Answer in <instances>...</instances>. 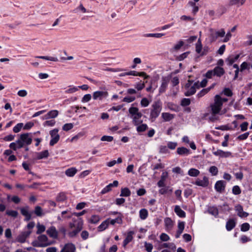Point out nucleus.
<instances>
[{"mask_svg": "<svg viewBox=\"0 0 252 252\" xmlns=\"http://www.w3.org/2000/svg\"><path fill=\"white\" fill-rule=\"evenodd\" d=\"M228 100L226 98H222L220 95H216L214 97V102L211 104L210 108L211 114L213 116L216 115H222L225 111L222 110L223 103Z\"/></svg>", "mask_w": 252, "mask_h": 252, "instance_id": "obj_1", "label": "nucleus"}, {"mask_svg": "<svg viewBox=\"0 0 252 252\" xmlns=\"http://www.w3.org/2000/svg\"><path fill=\"white\" fill-rule=\"evenodd\" d=\"M83 225V220L81 218L77 219H72V222L69 224V229L71 230L69 235L71 237L75 236L82 229Z\"/></svg>", "mask_w": 252, "mask_h": 252, "instance_id": "obj_2", "label": "nucleus"}, {"mask_svg": "<svg viewBox=\"0 0 252 252\" xmlns=\"http://www.w3.org/2000/svg\"><path fill=\"white\" fill-rule=\"evenodd\" d=\"M130 118L132 119V124L135 125L141 124L143 121L141 120L142 114L139 112L137 107L131 106L128 109Z\"/></svg>", "mask_w": 252, "mask_h": 252, "instance_id": "obj_3", "label": "nucleus"}, {"mask_svg": "<svg viewBox=\"0 0 252 252\" xmlns=\"http://www.w3.org/2000/svg\"><path fill=\"white\" fill-rule=\"evenodd\" d=\"M162 104L159 101H155L151 106L150 119L154 121L158 118L161 111Z\"/></svg>", "mask_w": 252, "mask_h": 252, "instance_id": "obj_4", "label": "nucleus"}, {"mask_svg": "<svg viewBox=\"0 0 252 252\" xmlns=\"http://www.w3.org/2000/svg\"><path fill=\"white\" fill-rule=\"evenodd\" d=\"M32 244L35 247H44L51 245L52 243L45 235H41L37 237V240L32 242Z\"/></svg>", "mask_w": 252, "mask_h": 252, "instance_id": "obj_5", "label": "nucleus"}, {"mask_svg": "<svg viewBox=\"0 0 252 252\" xmlns=\"http://www.w3.org/2000/svg\"><path fill=\"white\" fill-rule=\"evenodd\" d=\"M196 83H193L192 81L189 80L185 86V94L186 96H190L196 92Z\"/></svg>", "mask_w": 252, "mask_h": 252, "instance_id": "obj_6", "label": "nucleus"}, {"mask_svg": "<svg viewBox=\"0 0 252 252\" xmlns=\"http://www.w3.org/2000/svg\"><path fill=\"white\" fill-rule=\"evenodd\" d=\"M109 96V93L107 91H97L93 93V98L95 100H102L106 99Z\"/></svg>", "mask_w": 252, "mask_h": 252, "instance_id": "obj_7", "label": "nucleus"}, {"mask_svg": "<svg viewBox=\"0 0 252 252\" xmlns=\"http://www.w3.org/2000/svg\"><path fill=\"white\" fill-rule=\"evenodd\" d=\"M126 92L128 95L124 97L123 101L126 103H130L136 99V96L133 95V94L136 93V91L135 89L129 88L126 90Z\"/></svg>", "mask_w": 252, "mask_h": 252, "instance_id": "obj_8", "label": "nucleus"}, {"mask_svg": "<svg viewBox=\"0 0 252 252\" xmlns=\"http://www.w3.org/2000/svg\"><path fill=\"white\" fill-rule=\"evenodd\" d=\"M171 79V75H168L166 76L162 77L161 80V85L159 88V92L162 94L165 92L168 83Z\"/></svg>", "mask_w": 252, "mask_h": 252, "instance_id": "obj_9", "label": "nucleus"}, {"mask_svg": "<svg viewBox=\"0 0 252 252\" xmlns=\"http://www.w3.org/2000/svg\"><path fill=\"white\" fill-rule=\"evenodd\" d=\"M58 132L59 129L58 128H54V129L50 131L49 133L51 138L49 143L50 146H54L59 141L60 136Z\"/></svg>", "mask_w": 252, "mask_h": 252, "instance_id": "obj_10", "label": "nucleus"}, {"mask_svg": "<svg viewBox=\"0 0 252 252\" xmlns=\"http://www.w3.org/2000/svg\"><path fill=\"white\" fill-rule=\"evenodd\" d=\"M213 154L216 156L221 158H227L232 157V153L229 151H223L220 149L213 152Z\"/></svg>", "mask_w": 252, "mask_h": 252, "instance_id": "obj_11", "label": "nucleus"}, {"mask_svg": "<svg viewBox=\"0 0 252 252\" xmlns=\"http://www.w3.org/2000/svg\"><path fill=\"white\" fill-rule=\"evenodd\" d=\"M31 230L21 232L17 237L16 241L17 242L23 243L26 241V239L31 234Z\"/></svg>", "mask_w": 252, "mask_h": 252, "instance_id": "obj_12", "label": "nucleus"}, {"mask_svg": "<svg viewBox=\"0 0 252 252\" xmlns=\"http://www.w3.org/2000/svg\"><path fill=\"white\" fill-rule=\"evenodd\" d=\"M225 34V31L223 29H221L220 31L213 32L210 35L211 41H215L219 37H223Z\"/></svg>", "mask_w": 252, "mask_h": 252, "instance_id": "obj_13", "label": "nucleus"}, {"mask_svg": "<svg viewBox=\"0 0 252 252\" xmlns=\"http://www.w3.org/2000/svg\"><path fill=\"white\" fill-rule=\"evenodd\" d=\"M19 138L23 142L24 145H29L32 143V138L31 136V133L21 134Z\"/></svg>", "mask_w": 252, "mask_h": 252, "instance_id": "obj_14", "label": "nucleus"}, {"mask_svg": "<svg viewBox=\"0 0 252 252\" xmlns=\"http://www.w3.org/2000/svg\"><path fill=\"white\" fill-rule=\"evenodd\" d=\"M226 183L224 181H218L215 185V189L217 191L221 192L225 189Z\"/></svg>", "mask_w": 252, "mask_h": 252, "instance_id": "obj_15", "label": "nucleus"}, {"mask_svg": "<svg viewBox=\"0 0 252 252\" xmlns=\"http://www.w3.org/2000/svg\"><path fill=\"white\" fill-rule=\"evenodd\" d=\"M235 210L237 213V215L240 218H246L249 216V213L243 211L241 205H237L235 206Z\"/></svg>", "mask_w": 252, "mask_h": 252, "instance_id": "obj_16", "label": "nucleus"}, {"mask_svg": "<svg viewBox=\"0 0 252 252\" xmlns=\"http://www.w3.org/2000/svg\"><path fill=\"white\" fill-rule=\"evenodd\" d=\"M46 233L50 237L54 239L57 238L58 236V231L54 226H51L48 228Z\"/></svg>", "mask_w": 252, "mask_h": 252, "instance_id": "obj_17", "label": "nucleus"}, {"mask_svg": "<svg viewBox=\"0 0 252 252\" xmlns=\"http://www.w3.org/2000/svg\"><path fill=\"white\" fill-rule=\"evenodd\" d=\"M164 222L166 230H171L174 226V221L170 218H166L164 220Z\"/></svg>", "mask_w": 252, "mask_h": 252, "instance_id": "obj_18", "label": "nucleus"}, {"mask_svg": "<svg viewBox=\"0 0 252 252\" xmlns=\"http://www.w3.org/2000/svg\"><path fill=\"white\" fill-rule=\"evenodd\" d=\"M59 112L57 110H53L50 111L47 114H46L43 118V119H53L55 118L58 116Z\"/></svg>", "mask_w": 252, "mask_h": 252, "instance_id": "obj_19", "label": "nucleus"}, {"mask_svg": "<svg viewBox=\"0 0 252 252\" xmlns=\"http://www.w3.org/2000/svg\"><path fill=\"white\" fill-rule=\"evenodd\" d=\"M134 234V232L133 231H129L128 232L127 236L123 242L124 247H125L130 242H131L132 240L133 235Z\"/></svg>", "mask_w": 252, "mask_h": 252, "instance_id": "obj_20", "label": "nucleus"}, {"mask_svg": "<svg viewBox=\"0 0 252 252\" xmlns=\"http://www.w3.org/2000/svg\"><path fill=\"white\" fill-rule=\"evenodd\" d=\"M127 75H132L134 76H141L144 77V78H148L149 76L144 72H138L135 70H130L127 72Z\"/></svg>", "mask_w": 252, "mask_h": 252, "instance_id": "obj_21", "label": "nucleus"}, {"mask_svg": "<svg viewBox=\"0 0 252 252\" xmlns=\"http://www.w3.org/2000/svg\"><path fill=\"white\" fill-rule=\"evenodd\" d=\"M195 184L203 187H207L208 185V180L206 177H204L202 180H197Z\"/></svg>", "mask_w": 252, "mask_h": 252, "instance_id": "obj_22", "label": "nucleus"}, {"mask_svg": "<svg viewBox=\"0 0 252 252\" xmlns=\"http://www.w3.org/2000/svg\"><path fill=\"white\" fill-rule=\"evenodd\" d=\"M75 247L72 244H67L65 245L61 252H75Z\"/></svg>", "mask_w": 252, "mask_h": 252, "instance_id": "obj_23", "label": "nucleus"}, {"mask_svg": "<svg viewBox=\"0 0 252 252\" xmlns=\"http://www.w3.org/2000/svg\"><path fill=\"white\" fill-rule=\"evenodd\" d=\"M177 153L180 155H188L190 154V150L185 147H179L177 149Z\"/></svg>", "mask_w": 252, "mask_h": 252, "instance_id": "obj_24", "label": "nucleus"}, {"mask_svg": "<svg viewBox=\"0 0 252 252\" xmlns=\"http://www.w3.org/2000/svg\"><path fill=\"white\" fill-rule=\"evenodd\" d=\"M213 71H214L215 75H216L218 77H221L225 73L223 68L219 66L215 67L213 69Z\"/></svg>", "mask_w": 252, "mask_h": 252, "instance_id": "obj_25", "label": "nucleus"}, {"mask_svg": "<svg viewBox=\"0 0 252 252\" xmlns=\"http://www.w3.org/2000/svg\"><path fill=\"white\" fill-rule=\"evenodd\" d=\"M174 211L179 217L185 218L186 217L185 212L179 206L177 205L175 207Z\"/></svg>", "mask_w": 252, "mask_h": 252, "instance_id": "obj_26", "label": "nucleus"}, {"mask_svg": "<svg viewBox=\"0 0 252 252\" xmlns=\"http://www.w3.org/2000/svg\"><path fill=\"white\" fill-rule=\"evenodd\" d=\"M21 213L25 217V220L26 221H28L31 219V214L27 208H22L21 209Z\"/></svg>", "mask_w": 252, "mask_h": 252, "instance_id": "obj_27", "label": "nucleus"}, {"mask_svg": "<svg viewBox=\"0 0 252 252\" xmlns=\"http://www.w3.org/2000/svg\"><path fill=\"white\" fill-rule=\"evenodd\" d=\"M236 225L235 220L233 219L229 220L226 224V228L227 231L231 230Z\"/></svg>", "mask_w": 252, "mask_h": 252, "instance_id": "obj_28", "label": "nucleus"}, {"mask_svg": "<svg viewBox=\"0 0 252 252\" xmlns=\"http://www.w3.org/2000/svg\"><path fill=\"white\" fill-rule=\"evenodd\" d=\"M161 117L164 121L168 122L173 119L174 117V115L169 113H162Z\"/></svg>", "mask_w": 252, "mask_h": 252, "instance_id": "obj_29", "label": "nucleus"}, {"mask_svg": "<svg viewBox=\"0 0 252 252\" xmlns=\"http://www.w3.org/2000/svg\"><path fill=\"white\" fill-rule=\"evenodd\" d=\"M173 245L172 243H161L158 242V249L160 250L163 248H171L172 246Z\"/></svg>", "mask_w": 252, "mask_h": 252, "instance_id": "obj_30", "label": "nucleus"}, {"mask_svg": "<svg viewBox=\"0 0 252 252\" xmlns=\"http://www.w3.org/2000/svg\"><path fill=\"white\" fill-rule=\"evenodd\" d=\"M79 91V87L74 86L73 85H70L68 87V89H67L65 91V93L66 94H73Z\"/></svg>", "mask_w": 252, "mask_h": 252, "instance_id": "obj_31", "label": "nucleus"}, {"mask_svg": "<svg viewBox=\"0 0 252 252\" xmlns=\"http://www.w3.org/2000/svg\"><path fill=\"white\" fill-rule=\"evenodd\" d=\"M108 220H106L103 221L97 227L98 231H102L105 230L109 226Z\"/></svg>", "mask_w": 252, "mask_h": 252, "instance_id": "obj_32", "label": "nucleus"}, {"mask_svg": "<svg viewBox=\"0 0 252 252\" xmlns=\"http://www.w3.org/2000/svg\"><path fill=\"white\" fill-rule=\"evenodd\" d=\"M136 127V130L137 132H143L147 130L148 128V125L146 124H139L138 125H135Z\"/></svg>", "mask_w": 252, "mask_h": 252, "instance_id": "obj_33", "label": "nucleus"}, {"mask_svg": "<svg viewBox=\"0 0 252 252\" xmlns=\"http://www.w3.org/2000/svg\"><path fill=\"white\" fill-rule=\"evenodd\" d=\"M148 216V212L146 209H142L139 211V217L142 220H145Z\"/></svg>", "mask_w": 252, "mask_h": 252, "instance_id": "obj_34", "label": "nucleus"}, {"mask_svg": "<svg viewBox=\"0 0 252 252\" xmlns=\"http://www.w3.org/2000/svg\"><path fill=\"white\" fill-rule=\"evenodd\" d=\"M34 213L38 217H42L45 214V213L43 212L42 208L38 206L35 207Z\"/></svg>", "mask_w": 252, "mask_h": 252, "instance_id": "obj_35", "label": "nucleus"}, {"mask_svg": "<svg viewBox=\"0 0 252 252\" xmlns=\"http://www.w3.org/2000/svg\"><path fill=\"white\" fill-rule=\"evenodd\" d=\"M77 172V169L75 168L71 167L67 169L65 171V175L68 177H73Z\"/></svg>", "mask_w": 252, "mask_h": 252, "instance_id": "obj_36", "label": "nucleus"}, {"mask_svg": "<svg viewBox=\"0 0 252 252\" xmlns=\"http://www.w3.org/2000/svg\"><path fill=\"white\" fill-rule=\"evenodd\" d=\"M100 220V217L99 215H93L91 218L89 219V221L90 222L92 223H98Z\"/></svg>", "mask_w": 252, "mask_h": 252, "instance_id": "obj_37", "label": "nucleus"}, {"mask_svg": "<svg viewBox=\"0 0 252 252\" xmlns=\"http://www.w3.org/2000/svg\"><path fill=\"white\" fill-rule=\"evenodd\" d=\"M208 212L215 217H217L219 214V211L218 209L215 207H210L208 208Z\"/></svg>", "mask_w": 252, "mask_h": 252, "instance_id": "obj_38", "label": "nucleus"}, {"mask_svg": "<svg viewBox=\"0 0 252 252\" xmlns=\"http://www.w3.org/2000/svg\"><path fill=\"white\" fill-rule=\"evenodd\" d=\"M49 153L47 150L37 153L36 158L38 159L46 158L48 156Z\"/></svg>", "mask_w": 252, "mask_h": 252, "instance_id": "obj_39", "label": "nucleus"}, {"mask_svg": "<svg viewBox=\"0 0 252 252\" xmlns=\"http://www.w3.org/2000/svg\"><path fill=\"white\" fill-rule=\"evenodd\" d=\"M131 192L127 188H122L121 189V196L127 197L130 195Z\"/></svg>", "mask_w": 252, "mask_h": 252, "instance_id": "obj_40", "label": "nucleus"}, {"mask_svg": "<svg viewBox=\"0 0 252 252\" xmlns=\"http://www.w3.org/2000/svg\"><path fill=\"white\" fill-rule=\"evenodd\" d=\"M37 231L36 234H39L44 232L46 229L45 225L43 224H40L39 222H38L36 224Z\"/></svg>", "mask_w": 252, "mask_h": 252, "instance_id": "obj_41", "label": "nucleus"}, {"mask_svg": "<svg viewBox=\"0 0 252 252\" xmlns=\"http://www.w3.org/2000/svg\"><path fill=\"white\" fill-rule=\"evenodd\" d=\"M66 199V196L64 193L61 192L56 197V201L58 202H63Z\"/></svg>", "mask_w": 252, "mask_h": 252, "instance_id": "obj_42", "label": "nucleus"}, {"mask_svg": "<svg viewBox=\"0 0 252 252\" xmlns=\"http://www.w3.org/2000/svg\"><path fill=\"white\" fill-rule=\"evenodd\" d=\"M199 173V171L195 168H191L188 171V174L191 177H197Z\"/></svg>", "mask_w": 252, "mask_h": 252, "instance_id": "obj_43", "label": "nucleus"}, {"mask_svg": "<svg viewBox=\"0 0 252 252\" xmlns=\"http://www.w3.org/2000/svg\"><path fill=\"white\" fill-rule=\"evenodd\" d=\"M246 0H229V4L231 5H237L240 6L243 5Z\"/></svg>", "mask_w": 252, "mask_h": 252, "instance_id": "obj_44", "label": "nucleus"}, {"mask_svg": "<svg viewBox=\"0 0 252 252\" xmlns=\"http://www.w3.org/2000/svg\"><path fill=\"white\" fill-rule=\"evenodd\" d=\"M164 35V33H147L144 35L145 37H152L157 38L161 37Z\"/></svg>", "mask_w": 252, "mask_h": 252, "instance_id": "obj_45", "label": "nucleus"}, {"mask_svg": "<svg viewBox=\"0 0 252 252\" xmlns=\"http://www.w3.org/2000/svg\"><path fill=\"white\" fill-rule=\"evenodd\" d=\"M150 103V100H149L146 97L142 98L140 101V105L142 107H146L149 106Z\"/></svg>", "mask_w": 252, "mask_h": 252, "instance_id": "obj_46", "label": "nucleus"}, {"mask_svg": "<svg viewBox=\"0 0 252 252\" xmlns=\"http://www.w3.org/2000/svg\"><path fill=\"white\" fill-rule=\"evenodd\" d=\"M209 172L213 175L216 176L218 173V169L215 166H212L209 168Z\"/></svg>", "mask_w": 252, "mask_h": 252, "instance_id": "obj_47", "label": "nucleus"}, {"mask_svg": "<svg viewBox=\"0 0 252 252\" xmlns=\"http://www.w3.org/2000/svg\"><path fill=\"white\" fill-rule=\"evenodd\" d=\"M23 127V124L22 123L17 124L13 128V130L15 133L19 132Z\"/></svg>", "mask_w": 252, "mask_h": 252, "instance_id": "obj_48", "label": "nucleus"}, {"mask_svg": "<svg viewBox=\"0 0 252 252\" xmlns=\"http://www.w3.org/2000/svg\"><path fill=\"white\" fill-rule=\"evenodd\" d=\"M56 121L54 120H48L44 122L43 125L44 126H55Z\"/></svg>", "mask_w": 252, "mask_h": 252, "instance_id": "obj_49", "label": "nucleus"}, {"mask_svg": "<svg viewBox=\"0 0 252 252\" xmlns=\"http://www.w3.org/2000/svg\"><path fill=\"white\" fill-rule=\"evenodd\" d=\"M159 238L162 242H167L170 240L169 236L165 233H162L159 236Z\"/></svg>", "mask_w": 252, "mask_h": 252, "instance_id": "obj_50", "label": "nucleus"}, {"mask_svg": "<svg viewBox=\"0 0 252 252\" xmlns=\"http://www.w3.org/2000/svg\"><path fill=\"white\" fill-rule=\"evenodd\" d=\"M232 193L235 195L240 194L241 192L240 188L238 186H234L232 188Z\"/></svg>", "mask_w": 252, "mask_h": 252, "instance_id": "obj_51", "label": "nucleus"}, {"mask_svg": "<svg viewBox=\"0 0 252 252\" xmlns=\"http://www.w3.org/2000/svg\"><path fill=\"white\" fill-rule=\"evenodd\" d=\"M170 81L173 86H175L179 83V79L177 76L172 77L171 76V79Z\"/></svg>", "mask_w": 252, "mask_h": 252, "instance_id": "obj_52", "label": "nucleus"}, {"mask_svg": "<svg viewBox=\"0 0 252 252\" xmlns=\"http://www.w3.org/2000/svg\"><path fill=\"white\" fill-rule=\"evenodd\" d=\"M144 246L147 252H152L153 249V246L152 244L145 242Z\"/></svg>", "mask_w": 252, "mask_h": 252, "instance_id": "obj_53", "label": "nucleus"}, {"mask_svg": "<svg viewBox=\"0 0 252 252\" xmlns=\"http://www.w3.org/2000/svg\"><path fill=\"white\" fill-rule=\"evenodd\" d=\"M250 228V225L248 223H244L241 226V230L244 232L247 231L249 230Z\"/></svg>", "mask_w": 252, "mask_h": 252, "instance_id": "obj_54", "label": "nucleus"}, {"mask_svg": "<svg viewBox=\"0 0 252 252\" xmlns=\"http://www.w3.org/2000/svg\"><path fill=\"white\" fill-rule=\"evenodd\" d=\"M202 50V44L200 39H198L196 44V51L197 53L200 54Z\"/></svg>", "mask_w": 252, "mask_h": 252, "instance_id": "obj_55", "label": "nucleus"}, {"mask_svg": "<svg viewBox=\"0 0 252 252\" xmlns=\"http://www.w3.org/2000/svg\"><path fill=\"white\" fill-rule=\"evenodd\" d=\"M91 98L92 95L90 94H86L82 97L81 101L83 103L88 102L91 99Z\"/></svg>", "mask_w": 252, "mask_h": 252, "instance_id": "obj_56", "label": "nucleus"}, {"mask_svg": "<svg viewBox=\"0 0 252 252\" xmlns=\"http://www.w3.org/2000/svg\"><path fill=\"white\" fill-rule=\"evenodd\" d=\"M190 103V100L189 98H183L181 102V105L183 106H188Z\"/></svg>", "mask_w": 252, "mask_h": 252, "instance_id": "obj_57", "label": "nucleus"}, {"mask_svg": "<svg viewBox=\"0 0 252 252\" xmlns=\"http://www.w3.org/2000/svg\"><path fill=\"white\" fill-rule=\"evenodd\" d=\"M73 125L71 123H68L64 125L63 126V129L64 131H68L72 129Z\"/></svg>", "mask_w": 252, "mask_h": 252, "instance_id": "obj_58", "label": "nucleus"}, {"mask_svg": "<svg viewBox=\"0 0 252 252\" xmlns=\"http://www.w3.org/2000/svg\"><path fill=\"white\" fill-rule=\"evenodd\" d=\"M68 213V210L63 211L62 212L61 215H62V217L63 218V220H65L66 219H69L71 218V216L67 215Z\"/></svg>", "mask_w": 252, "mask_h": 252, "instance_id": "obj_59", "label": "nucleus"}, {"mask_svg": "<svg viewBox=\"0 0 252 252\" xmlns=\"http://www.w3.org/2000/svg\"><path fill=\"white\" fill-rule=\"evenodd\" d=\"M6 214L8 216L14 218H16L18 215V212L14 210H7L6 212Z\"/></svg>", "mask_w": 252, "mask_h": 252, "instance_id": "obj_60", "label": "nucleus"}, {"mask_svg": "<svg viewBox=\"0 0 252 252\" xmlns=\"http://www.w3.org/2000/svg\"><path fill=\"white\" fill-rule=\"evenodd\" d=\"M185 228V222L184 221H179L178 224V231L183 232Z\"/></svg>", "mask_w": 252, "mask_h": 252, "instance_id": "obj_61", "label": "nucleus"}, {"mask_svg": "<svg viewBox=\"0 0 252 252\" xmlns=\"http://www.w3.org/2000/svg\"><path fill=\"white\" fill-rule=\"evenodd\" d=\"M184 44V41L182 40H180L174 45V49L175 50H178L180 49L181 48V47H182L183 46Z\"/></svg>", "mask_w": 252, "mask_h": 252, "instance_id": "obj_62", "label": "nucleus"}, {"mask_svg": "<svg viewBox=\"0 0 252 252\" xmlns=\"http://www.w3.org/2000/svg\"><path fill=\"white\" fill-rule=\"evenodd\" d=\"M135 88L137 91H141L145 87L144 83H138L135 85Z\"/></svg>", "mask_w": 252, "mask_h": 252, "instance_id": "obj_63", "label": "nucleus"}, {"mask_svg": "<svg viewBox=\"0 0 252 252\" xmlns=\"http://www.w3.org/2000/svg\"><path fill=\"white\" fill-rule=\"evenodd\" d=\"M113 140V137L111 136H106L104 135L101 138V140L102 141H108V142H111Z\"/></svg>", "mask_w": 252, "mask_h": 252, "instance_id": "obj_64", "label": "nucleus"}]
</instances>
